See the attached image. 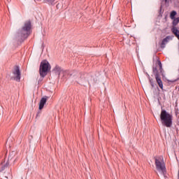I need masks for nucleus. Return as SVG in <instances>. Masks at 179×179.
<instances>
[{"label":"nucleus","instance_id":"7ed1b4c3","mask_svg":"<svg viewBox=\"0 0 179 179\" xmlns=\"http://www.w3.org/2000/svg\"><path fill=\"white\" fill-rule=\"evenodd\" d=\"M160 120L164 127H166V128H171L173 125V115L169 113L166 110H162Z\"/></svg>","mask_w":179,"mask_h":179},{"label":"nucleus","instance_id":"2eb2a0df","mask_svg":"<svg viewBox=\"0 0 179 179\" xmlns=\"http://www.w3.org/2000/svg\"><path fill=\"white\" fill-rule=\"evenodd\" d=\"M173 20V27H176V26H177V24H178L179 23V17H178L177 18H174Z\"/></svg>","mask_w":179,"mask_h":179},{"label":"nucleus","instance_id":"f3484780","mask_svg":"<svg viewBox=\"0 0 179 179\" xmlns=\"http://www.w3.org/2000/svg\"><path fill=\"white\" fill-rule=\"evenodd\" d=\"M14 162H16V159H15V161Z\"/></svg>","mask_w":179,"mask_h":179},{"label":"nucleus","instance_id":"f8f14e48","mask_svg":"<svg viewBox=\"0 0 179 179\" xmlns=\"http://www.w3.org/2000/svg\"><path fill=\"white\" fill-rule=\"evenodd\" d=\"M147 78L149 80V83L151 85V87L153 88L155 86H156V84H155V81L153 80V78H150V76L149 74H147Z\"/></svg>","mask_w":179,"mask_h":179},{"label":"nucleus","instance_id":"ddd939ff","mask_svg":"<svg viewBox=\"0 0 179 179\" xmlns=\"http://www.w3.org/2000/svg\"><path fill=\"white\" fill-rule=\"evenodd\" d=\"M44 3H48V5H50L54 6L55 5V0H43Z\"/></svg>","mask_w":179,"mask_h":179},{"label":"nucleus","instance_id":"f03ea898","mask_svg":"<svg viewBox=\"0 0 179 179\" xmlns=\"http://www.w3.org/2000/svg\"><path fill=\"white\" fill-rule=\"evenodd\" d=\"M31 34V21L28 20L24 22L22 29L17 31V35L20 38L22 43Z\"/></svg>","mask_w":179,"mask_h":179},{"label":"nucleus","instance_id":"9b49d317","mask_svg":"<svg viewBox=\"0 0 179 179\" xmlns=\"http://www.w3.org/2000/svg\"><path fill=\"white\" fill-rule=\"evenodd\" d=\"M52 71L53 72H55V73H57V75H61V67L59 66L56 65Z\"/></svg>","mask_w":179,"mask_h":179},{"label":"nucleus","instance_id":"0eeeda50","mask_svg":"<svg viewBox=\"0 0 179 179\" xmlns=\"http://www.w3.org/2000/svg\"><path fill=\"white\" fill-rule=\"evenodd\" d=\"M9 159H10V156L8 157V159L6 161V162H3L1 164V166L0 167V171H5L9 166H10V162H9Z\"/></svg>","mask_w":179,"mask_h":179},{"label":"nucleus","instance_id":"423d86ee","mask_svg":"<svg viewBox=\"0 0 179 179\" xmlns=\"http://www.w3.org/2000/svg\"><path fill=\"white\" fill-rule=\"evenodd\" d=\"M13 73L14 76H15L14 77V80H16V82H20V79L22 78V73H20V66H15Z\"/></svg>","mask_w":179,"mask_h":179},{"label":"nucleus","instance_id":"20e7f679","mask_svg":"<svg viewBox=\"0 0 179 179\" xmlns=\"http://www.w3.org/2000/svg\"><path fill=\"white\" fill-rule=\"evenodd\" d=\"M50 71H51V64H50V62H48L47 59L43 60L41 62L39 67V74L41 78H45Z\"/></svg>","mask_w":179,"mask_h":179},{"label":"nucleus","instance_id":"6e6552de","mask_svg":"<svg viewBox=\"0 0 179 179\" xmlns=\"http://www.w3.org/2000/svg\"><path fill=\"white\" fill-rule=\"evenodd\" d=\"M48 100V96H45L43 98H41L39 102V110H43V108H44V106H45V103H47Z\"/></svg>","mask_w":179,"mask_h":179},{"label":"nucleus","instance_id":"1a4fd4ad","mask_svg":"<svg viewBox=\"0 0 179 179\" xmlns=\"http://www.w3.org/2000/svg\"><path fill=\"white\" fill-rule=\"evenodd\" d=\"M169 39H170V36H168L166 38H164L160 44V48H166V44L169 43Z\"/></svg>","mask_w":179,"mask_h":179},{"label":"nucleus","instance_id":"a211bd4d","mask_svg":"<svg viewBox=\"0 0 179 179\" xmlns=\"http://www.w3.org/2000/svg\"><path fill=\"white\" fill-rule=\"evenodd\" d=\"M36 1H38V0H36Z\"/></svg>","mask_w":179,"mask_h":179},{"label":"nucleus","instance_id":"f257e3e1","mask_svg":"<svg viewBox=\"0 0 179 179\" xmlns=\"http://www.w3.org/2000/svg\"><path fill=\"white\" fill-rule=\"evenodd\" d=\"M152 72L159 87L163 90V81L162 80V78H160V74L162 78H165L166 76L164 75V70L163 69V65L160 59H157L155 64H153Z\"/></svg>","mask_w":179,"mask_h":179},{"label":"nucleus","instance_id":"9d476101","mask_svg":"<svg viewBox=\"0 0 179 179\" xmlns=\"http://www.w3.org/2000/svg\"><path fill=\"white\" fill-rule=\"evenodd\" d=\"M171 32L173 33V34H174L175 37H176L178 38V40H179V30H178V29H177V27H173L171 28Z\"/></svg>","mask_w":179,"mask_h":179},{"label":"nucleus","instance_id":"39448f33","mask_svg":"<svg viewBox=\"0 0 179 179\" xmlns=\"http://www.w3.org/2000/svg\"><path fill=\"white\" fill-rule=\"evenodd\" d=\"M155 162V167L157 171H161L163 174L166 173V164L164 162H162V157H154Z\"/></svg>","mask_w":179,"mask_h":179},{"label":"nucleus","instance_id":"4468645a","mask_svg":"<svg viewBox=\"0 0 179 179\" xmlns=\"http://www.w3.org/2000/svg\"><path fill=\"white\" fill-rule=\"evenodd\" d=\"M177 15V12L176 10H173L170 13V18L173 20L176 19V16Z\"/></svg>","mask_w":179,"mask_h":179},{"label":"nucleus","instance_id":"dca6fc26","mask_svg":"<svg viewBox=\"0 0 179 179\" xmlns=\"http://www.w3.org/2000/svg\"><path fill=\"white\" fill-rule=\"evenodd\" d=\"M179 78H177L176 80H168V82H170L171 83H174L175 82H177V80H178Z\"/></svg>","mask_w":179,"mask_h":179}]
</instances>
